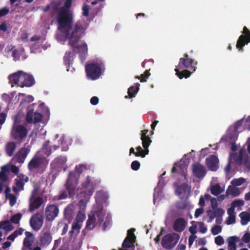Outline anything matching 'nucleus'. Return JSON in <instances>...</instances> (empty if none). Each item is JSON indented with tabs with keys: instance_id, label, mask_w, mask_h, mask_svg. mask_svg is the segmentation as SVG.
Returning a JSON list of instances; mask_svg holds the SVG:
<instances>
[{
	"instance_id": "nucleus-19",
	"label": "nucleus",
	"mask_w": 250,
	"mask_h": 250,
	"mask_svg": "<svg viewBox=\"0 0 250 250\" xmlns=\"http://www.w3.org/2000/svg\"><path fill=\"white\" fill-rule=\"evenodd\" d=\"M192 171L193 175L199 179L203 178L207 173L205 167L199 163L192 165Z\"/></svg>"
},
{
	"instance_id": "nucleus-40",
	"label": "nucleus",
	"mask_w": 250,
	"mask_h": 250,
	"mask_svg": "<svg viewBox=\"0 0 250 250\" xmlns=\"http://www.w3.org/2000/svg\"><path fill=\"white\" fill-rule=\"evenodd\" d=\"M22 214L21 213H18L12 216L10 218V221L13 223L17 224L19 223Z\"/></svg>"
},
{
	"instance_id": "nucleus-36",
	"label": "nucleus",
	"mask_w": 250,
	"mask_h": 250,
	"mask_svg": "<svg viewBox=\"0 0 250 250\" xmlns=\"http://www.w3.org/2000/svg\"><path fill=\"white\" fill-rule=\"evenodd\" d=\"M0 229H3L6 231V234L14 229L13 226L8 221H4L0 222Z\"/></svg>"
},
{
	"instance_id": "nucleus-30",
	"label": "nucleus",
	"mask_w": 250,
	"mask_h": 250,
	"mask_svg": "<svg viewBox=\"0 0 250 250\" xmlns=\"http://www.w3.org/2000/svg\"><path fill=\"white\" fill-rule=\"evenodd\" d=\"M17 148L16 144L15 142H8L5 146V152L9 157H11L14 155V153Z\"/></svg>"
},
{
	"instance_id": "nucleus-35",
	"label": "nucleus",
	"mask_w": 250,
	"mask_h": 250,
	"mask_svg": "<svg viewBox=\"0 0 250 250\" xmlns=\"http://www.w3.org/2000/svg\"><path fill=\"white\" fill-rule=\"evenodd\" d=\"M241 218V223L242 225H246L250 222V213L247 211H243L239 214Z\"/></svg>"
},
{
	"instance_id": "nucleus-7",
	"label": "nucleus",
	"mask_w": 250,
	"mask_h": 250,
	"mask_svg": "<svg viewBox=\"0 0 250 250\" xmlns=\"http://www.w3.org/2000/svg\"><path fill=\"white\" fill-rule=\"evenodd\" d=\"M85 31H84L83 34L81 37H80L79 39L78 40V42H76L75 43H74V44H71L70 42V40L68 36H67L66 34H62L64 36H65L66 38L68 40V44L72 48V50L75 53L76 52V49H78V53H79V57L81 61V62H83L85 58L87 55V52H88V48L87 45L86 43L84 42L83 43L80 45H76V44L79 42L81 38L83 36L85 35Z\"/></svg>"
},
{
	"instance_id": "nucleus-13",
	"label": "nucleus",
	"mask_w": 250,
	"mask_h": 250,
	"mask_svg": "<svg viewBox=\"0 0 250 250\" xmlns=\"http://www.w3.org/2000/svg\"><path fill=\"white\" fill-rule=\"evenodd\" d=\"M42 115L38 112H34L33 109L28 107L26 114V121L29 124L34 123L35 124L41 122L42 120Z\"/></svg>"
},
{
	"instance_id": "nucleus-32",
	"label": "nucleus",
	"mask_w": 250,
	"mask_h": 250,
	"mask_svg": "<svg viewBox=\"0 0 250 250\" xmlns=\"http://www.w3.org/2000/svg\"><path fill=\"white\" fill-rule=\"evenodd\" d=\"M190 188L187 183H183L178 186L176 189L177 195H181L183 194H186L188 191L190 190Z\"/></svg>"
},
{
	"instance_id": "nucleus-33",
	"label": "nucleus",
	"mask_w": 250,
	"mask_h": 250,
	"mask_svg": "<svg viewBox=\"0 0 250 250\" xmlns=\"http://www.w3.org/2000/svg\"><path fill=\"white\" fill-rule=\"evenodd\" d=\"M15 183L16 187L13 188V190L16 194H18L20 191L23 190L24 183L21 179L17 178L15 180Z\"/></svg>"
},
{
	"instance_id": "nucleus-42",
	"label": "nucleus",
	"mask_w": 250,
	"mask_h": 250,
	"mask_svg": "<svg viewBox=\"0 0 250 250\" xmlns=\"http://www.w3.org/2000/svg\"><path fill=\"white\" fill-rule=\"evenodd\" d=\"M222 231V227L219 225H215L213 226L211 229V233L213 235H216L219 233H220Z\"/></svg>"
},
{
	"instance_id": "nucleus-15",
	"label": "nucleus",
	"mask_w": 250,
	"mask_h": 250,
	"mask_svg": "<svg viewBox=\"0 0 250 250\" xmlns=\"http://www.w3.org/2000/svg\"><path fill=\"white\" fill-rule=\"evenodd\" d=\"M135 230V229L134 228H131L128 230L127 236L122 244L123 248H130L134 246V244L135 242L136 239V236L134 233Z\"/></svg>"
},
{
	"instance_id": "nucleus-17",
	"label": "nucleus",
	"mask_w": 250,
	"mask_h": 250,
	"mask_svg": "<svg viewBox=\"0 0 250 250\" xmlns=\"http://www.w3.org/2000/svg\"><path fill=\"white\" fill-rule=\"evenodd\" d=\"M35 83L34 77L29 74H28L22 71L21 82L18 86L21 87H30Z\"/></svg>"
},
{
	"instance_id": "nucleus-18",
	"label": "nucleus",
	"mask_w": 250,
	"mask_h": 250,
	"mask_svg": "<svg viewBox=\"0 0 250 250\" xmlns=\"http://www.w3.org/2000/svg\"><path fill=\"white\" fill-rule=\"evenodd\" d=\"M52 241V236L49 231H42L40 235L39 242L41 247H48Z\"/></svg>"
},
{
	"instance_id": "nucleus-29",
	"label": "nucleus",
	"mask_w": 250,
	"mask_h": 250,
	"mask_svg": "<svg viewBox=\"0 0 250 250\" xmlns=\"http://www.w3.org/2000/svg\"><path fill=\"white\" fill-rule=\"evenodd\" d=\"M176 75L180 79H182L185 78L186 79L188 78L191 75V73L193 72H190L187 69H181L180 68L177 67L174 69Z\"/></svg>"
},
{
	"instance_id": "nucleus-51",
	"label": "nucleus",
	"mask_w": 250,
	"mask_h": 250,
	"mask_svg": "<svg viewBox=\"0 0 250 250\" xmlns=\"http://www.w3.org/2000/svg\"><path fill=\"white\" fill-rule=\"evenodd\" d=\"M235 215L229 216L228 220L227 221V224L228 225H231L235 223Z\"/></svg>"
},
{
	"instance_id": "nucleus-63",
	"label": "nucleus",
	"mask_w": 250,
	"mask_h": 250,
	"mask_svg": "<svg viewBox=\"0 0 250 250\" xmlns=\"http://www.w3.org/2000/svg\"><path fill=\"white\" fill-rule=\"evenodd\" d=\"M83 15L85 17H87L89 15V7L85 6L83 7Z\"/></svg>"
},
{
	"instance_id": "nucleus-2",
	"label": "nucleus",
	"mask_w": 250,
	"mask_h": 250,
	"mask_svg": "<svg viewBox=\"0 0 250 250\" xmlns=\"http://www.w3.org/2000/svg\"><path fill=\"white\" fill-rule=\"evenodd\" d=\"M98 184V181L94 177L90 176L86 177L85 180L82 184L81 191L77 195L80 199V204L85 205L89 201Z\"/></svg>"
},
{
	"instance_id": "nucleus-43",
	"label": "nucleus",
	"mask_w": 250,
	"mask_h": 250,
	"mask_svg": "<svg viewBox=\"0 0 250 250\" xmlns=\"http://www.w3.org/2000/svg\"><path fill=\"white\" fill-rule=\"evenodd\" d=\"M9 199V204L11 207L14 206L17 202V197L12 194H9L7 197Z\"/></svg>"
},
{
	"instance_id": "nucleus-25",
	"label": "nucleus",
	"mask_w": 250,
	"mask_h": 250,
	"mask_svg": "<svg viewBox=\"0 0 250 250\" xmlns=\"http://www.w3.org/2000/svg\"><path fill=\"white\" fill-rule=\"evenodd\" d=\"M225 211L221 208H216L213 210L207 211L208 215L209 216L208 222H211L215 217H221Z\"/></svg>"
},
{
	"instance_id": "nucleus-44",
	"label": "nucleus",
	"mask_w": 250,
	"mask_h": 250,
	"mask_svg": "<svg viewBox=\"0 0 250 250\" xmlns=\"http://www.w3.org/2000/svg\"><path fill=\"white\" fill-rule=\"evenodd\" d=\"M244 202L242 200H235L232 202L231 203V206L235 208L237 207H242L244 205Z\"/></svg>"
},
{
	"instance_id": "nucleus-49",
	"label": "nucleus",
	"mask_w": 250,
	"mask_h": 250,
	"mask_svg": "<svg viewBox=\"0 0 250 250\" xmlns=\"http://www.w3.org/2000/svg\"><path fill=\"white\" fill-rule=\"evenodd\" d=\"M9 12V9L7 7H3L0 9V17H2L7 15Z\"/></svg>"
},
{
	"instance_id": "nucleus-37",
	"label": "nucleus",
	"mask_w": 250,
	"mask_h": 250,
	"mask_svg": "<svg viewBox=\"0 0 250 250\" xmlns=\"http://www.w3.org/2000/svg\"><path fill=\"white\" fill-rule=\"evenodd\" d=\"M226 194L231 195L233 197H236L240 195V192L238 188L229 186L226 192Z\"/></svg>"
},
{
	"instance_id": "nucleus-58",
	"label": "nucleus",
	"mask_w": 250,
	"mask_h": 250,
	"mask_svg": "<svg viewBox=\"0 0 250 250\" xmlns=\"http://www.w3.org/2000/svg\"><path fill=\"white\" fill-rule=\"evenodd\" d=\"M0 30L3 32H5L7 30V25L5 21L2 22L0 24Z\"/></svg>"
},
{
	"instance_id": "nucleus-53",
	"label": "nucleus",
	"mask_w": 250,
	"mask_h": 250,
	"mask_svg": "<svg viewBox=\"0 0 250 250\" xmlns=\"http://www.w3.org/2000/svg\"><path fill=\"white\" fill-rule=\"evenodd\" d=\"M211 206L213 209H215L218 207L217 200L215 198H212L210 200Z\"/></svg>"
},
{
	"instance_id": "nucleus-20",
	"label": "nucleus",
	"mask_w": 250,
	"mask_h": 250,
	"mask_svg": "<svg viewBox=\"0 0 250 250\" xmlns=\"http://www.w3.org/2000/svg\"><path fill=\"white\" fill-rule=\"evenodd\" d=\"M43 202V198L38 197L34 198L32 195L29 199V211L32 212L36 209H38Z\"/></svg>"
},
{
	"instance_id": "nucleus-26",
	"label": "nucleus",
	"mask_w": 250,
	"mask_h": 250,
	"mask_svg": "<svg viewBox=\"0 0 250 250\" xmlns=\"http://www.w3.org/2000/svg\"><path fill=\"white\" fill-rule=\"evenodd\" d=\"M49 141H45L42 145V152L46 156H50L52 151H55L59 148V146L57 145L50 146H49Z\"/></svg>"
},
{
	"instance_id": "nucleus-45",
	"label": "nucleus",
	"mask_w": 250,
	"mask_h": 250,
	"mask_svg": "<svg viewBox=\"0 0 250 250\" xmlns=\"http://www.w3.org/2000/svg\"><path fill=\"white\" fill-rule=\"evenodd\" d=\"M23 244V246L26 247L28 250L31 249L32 241L30 239V238H24Z\"/></svg>"
},
{
	"instance_id": "nucleus-61",
	"label": "nucleus",
	"mask_w": 250,
	"mask_h": 250,
	"mask_svg": "<svg viewBox=\"0 0 250 250\" xmlns=\"http://www.w3.org/2000/svg\"><path fill=\"white\" fill-rule=\"evenodd\" d=\"M0 180L3 182H6L7 180V176L3 171L0 172Z\"/></svg>"
},
{
	"instance_id": "nucleus-39",
	"label": "nucleus",
	"mask_w": 250,
	"mask_h": 250,
	"mask_svg": "<svg viewBox=\"0 0 250 250\" xmlns=\"http://www.w3.org/2000/svg\"><path fill=\"white\" fill-rule=\"evenodd\" d=\"M223 191V190L218 184L212 186L210 188L211 193L214 196H218Z\"/></svg>"
},
{
	"instance_id": "nucleus-54",
	"label": "nucleus",
	"mask_w": 250,
	"mask_h": 250,
	"mask_svg": "<svg viewBox=\"0 0 250 250\" xmlns=\"http://www.w3.org/2000/svg\"><path fill=\"white\" fill-rule=\"evenodd\" d=\"M81 228V226L77 222L73 223L72 227V229L76 231L77 233H79Z\"/></svg>"
},
{
	"instance_id": "nucleus-55",
	"label": "nucleus",
	"mask_w": 250,
	"mask_h": 250,
	"mask_svg": "<svg viewBox=\"0 0 250 250\" xmlns=\"http://www.w3.org/2000/svg\"><path fill=\"white\" fill-rule=\"evenodd\" d=\"M67 192H68V191L67 190V191H63L61 192L59 196L58 199L62 200L66 199L68 196Z\"/></svg>"
},
{
	"instance_id": "nucleus-1",
	"label": "nucleus",
	"mask_w": 250,
	"mask_h": 250,
	"mask_svg": "<svg viewBox=\"0 0 250 250\" xmlns=\"http://www.w3.org/2000/svg\"><path fill=\"white\" fill-rule=\"evenodd\" d=\"M72 4V0H66L64 6L59 8L61 1H52V9L57 12L55 19L58 23V30L62 34L68 36L71 44L78 42L81 36L83 34L86 27L83 21H77L73 25V17L72 12L69 10Z\"/></svg>"
},
{
	"instance_id": "nucleus-50",
	"label": "nucleus",
	"mask_w": 250,
	"mask_h": 250,
	"mask_svg": "<svg viewBox=\"0 0 250 250\" xmlns=\"http://www.w3.org/2000/svg\"><path fill=\"white\" fill-rule=\"evenodd\" d=\"M242 240L245 243H249L250 242V233H245L242 238Z\"/></svg>"
},
{
	"instance_id": "nucleus-4",
	"label": "nucleus",
	"mask_w": 250,
	"mask_h": 250,
	"mask_svg": "<svg viewBox=\"0 0 250 250\" xmlns=\"http://www.w3.org/2000/svg\"><path fill=\"white\" fill-rule=\"evenodd\" d=\"M17 118L15 117L14 124L12 127L11 134L14 140L19 143H21L26 138L28 130L24 126L17 125Z\"/></svg>"
},
{
	"instance_id": "nucleus-9",
	"label": "nucleus",
	"mask_w": 250,
	"mask_h": 250,
	"mask_svg": "<svg viewBox=\"0 0 250 250\" xmlns=\"http://www.w3.org/2000/svg\"><path fill=\"white\" fill-rule=\"evenodd\" d=\"M85 71L89 79L95 80L99 78L101 74V68L98 64L91 63L85 66Z\"/></svg>"
},
{
	"instance_id": "nucleus-34",
	"label": "nucleus",
	"mask_w": 250,
	"mask_h": 250,
	"mask_svg": "<svg viewBox=\"0 0 250 250\" xmlns=\"http://www.w3.org/2000/svg\"><path fill=\"white\" fill-rule=\"evenodd\" d=\"M237 237L236 236H230L227 239L228 242V250H236V242Z\"/></svg>"
},
{
	"instance_id": "nucleus-5",
	"label": "nucleus",
	"mask_w": 250,
	"mask_h": 250,
	"mask_svg": "<svg viewBox=\"0 0 250 250\" xmlns=\"http://www.w3.org/2000/svg\"><path fill=\"white\" fill-rule=\"evenodd\" d=\"M148 132V130L147 129H144L141 131V139L142 141V145L144 148V150L142 149L141 146H137L136 148L137 151L136 152V154H135V156L137 157L140 156L144 158L148 154V147L152 142V141L149 136L147 135Z\"/></svg>"
},
{
	"instance_id": "nucleus-56",
	"label": "nucleus",
	"mask_w": 250,
	"mask_h": 250,
	"mask_svg": "<svg viewBox=\"0 0 250 250\" xmlns=\"http://www.w3.org/2000/svg\"><path fill=\"white\" fill-rule=\"evenodd\" d=\"M99 98L96 96L92 97L90 99V103L91 104L95 105L99 103Z\"/></svg>"
},
{
	"instance_id": "nucleus-62",
	"label": "nucleus",
	"mask_w": 250,
	"mask_h": 250,
	"mask_svg": "<svg viewBox=\"0 0 250 250\" xmlns=\"http://www.w3.org/2000/svg\"><path fill=\"white\" fill-rule=\"evenodd\" d=\"M6 117V114L4 113H0V125H2L5 122Z\"/></svg>"
},
{
	"instance_id": "nucleus-22",
	"label": "nucleus",
	"mask_w": 250,
	"mask_h": 250,
	"mask_svg": "<svg viewBox=\"0 0 250 250\" xmlns=\"http://www.w3.org/2000/svg\"><path fill=\"white\" fill-rule=\"evenodd\" d=\"M187 222L183 218H178L176 219L173 225V229L178 232H181L185 229Z\"/></svg>"
},
{
	"instance_id": "nucleus-27",
	"label": "nucleus",
	"mask_w": 250,
	"mask_h": 250,
	"mask_svg": "<svg viewBox=\"0 0 250 250\" xmlns=\"http://www.w3.org/2000/svg\"><path fill=\"white\" fill-rule=\"evenodd\" d=\"M29 152V150L27 148H21L16 155L17 161L20 163H23Z\"/></svg>"
},
{
	"instance_id": "nucleus-10",
	"label": "nucleus",
	"mask_w": 250,
	"mask_h": 250,
	"mask_svg": "<svg viewBox=\"0 0 250 250\" xmlns=\"http://www.w3.org/2000/svg\"><path fill=\"white\" fill-rule=\"evenodd\" d=\"M197 64V62L189 57L187 53L184 54L183 57L179 59V63L177 67L181 69H193V72H194L196 69L195 66Z\"/></svg>"
},
{
	"instance_id": "nucleus-16",
	"label": "nucleus",
	"mask_w": 250,
	"mask_h": 250,
	"mask_svg": "<svg viewBox=\"0 0 250 250\" xmlns=\"http://www.w3.org/2000/svg\"><path fill=\"white\" fill-rule=\"evenodd\" d=\"M44 158L36 154L28 164V169L30 172L39 169L43 163Z\"/></svg>"
},
{
	"instance_id": "nucleus-46",
	"label": "nucleus",
	"mask_w": 250,
	"mask_h": 250,
	"mask_svg": "<svg viewBox=\"0 0 250 250\" xmlns=\"http://www.w3.org/2000/svg\"><path fill=\"white\" fill-rule=\"evenodd\" d=\"M140 167V163L138 161H134L131 163V168L132 170L136 171L138 170Z\"/></svg>"
},
{
	"instance_id": "nucleus-14",
	"label": "nucleus",
	"mask_w": 250,
	"mask_h": 250,
	"mask_svg": "<svg viewBox=\"0 0 250 250\" xmlns=\"http://www.w3.org/2000/svg\"><path fill=\"white\" fill-rule=\"evenodd\" d=\"M43 224V217L40 213H36L30 219V225L35 230H39Z\"/></svg>"
},
{
	"instance_id": "nucleus-8",
	"label": "nucleus",
	"mask_w": 250,
	"mask_h": 250,
	"mask_svg": "<svg viewBox=\"0 0 250 250\" xmlns=\"http://www.w3.org/2000/svg\"><path fill=\"white\" fill-rule=\"evenodd\" d=\"M180 238V235L173 232L165 235L161 241L162 247L167 250L173 249L177 244Z\"/></svg>"
},
{
	"instance_id": "nucleus-6",
	"label": "nucleus",
	"mask_w": 250,
	"mask_h": 250,
	"mask_svg": "<svg viewBox=\"0 0 250 250\" xmlns=\"http://www.w3.org/2000/svg\"><path fill=\"white\" fill-rule=\"evenodd\" d=\"M105 214L104 211L101 209L96 211L95 214L89 215L85 229L90 230H92L97 224L101 225L104 221Z\"/></svg>"
},
{
	"instance_id": "nucleus-60",
	"label": "nucleus",
	"mask_w": 250,
	"mask_h": 250,
	"mask_svg": "<svg viewBox=\"0 0 250 250\" xmlns=\"http://www.w3.org/2000/svg\"><path fill=\"white\" fill-rule=\"evenodd\" d=\"M197 238L196 235H190L188 238V245L189 247L192 245L195 239Z\"/></svg>"
},
{
	"instance_id": "nucleus-11",
	"label": "nucleus",
	"mask_w": 250,
	"mask_h": 250,
	"mask_svg": "<svg viewBox=\"0 0 250 250\" xmlns=\"http://www.w3.org/2000/svg\"><path fill=\"white\" fill-rule=\"evenodd\" d=\"M250 42V31L246 26L243 28L242 34L239 37L236 45V48L239 51L243 50V47Z\"/></svg>"
},
{
	"instance_id": "nucleus-47",
	"label": "nucleus",
	"mask_w": 250,
	"mask_h": 250,
	"mask_svg": "<svg viewBox=\"0 0 250 250\" xmlns=\"http://www.w3.org/2000/svg\"><path fill=\"white\" fill-rule=\"evenodd\" d=\"M215 243L218 246H221L224 243V240L222 236L219 235L215 238Z\"/></svg>"
},
{
	"instance_id": "nucleus-28",
	"label": "nucleus",
	"mask_w": 250,
	"mask_h": 250,
	"mask_svg": "<svg viewBox=\"0 0 250 250\" xmlns=\"http://www.w3.org/2000/svg\"><path fill=\"white\" fill-rule=\"evenodd\" d=\"M22 71H19L17 72L10 74L8 76V79L9 82L11 83L17 84L21 82V74Z\"/></svg>"
},
{
	"instance_id": "nucleus-21",
	"label": "nucleus",
	"mask_w": 250,
	"mask_h": 250,
	"mask_svg": "<svg viewBox=\"0 0 250 250\" xmlns=\"http://www.w3.org/2000/svg\"><path fill=\"white\" fill-rule=\"evenodd\" d=\"M206 165L208 169L211 171H216L218 168L219 160L218 158L214 155H209L206 160Z\"/></svg>"
},
{
	"instance_id": "nucleus-3",
	"label": "nucleus",
	"mask_w": 250,
	"mask_h": 250,
	"mask_svg": "<svg viewBox=\"0 0 250 250\" xmlns=\"http://www.w3.org/2000/svg\"><path fill=\"white\" fill-rule=\"evenodd\" d=\"M87 169L86 166L80 164L76 166L74 171H71L68 175V178L65 184L66 190L68 191L70 197H73L75 194L80 175L84 170Z\"/></svg>"
},
{
	"instance_id": "nucleus-12",
	"label": "nucleus",
	"mask_w": 250,
	"mask_h": 250,
	"mask_svg": "<svg viewBox=\"0 0 250 250\" xmlns=\"http://www.w3.org/2000/svg\"><path fill=\"white\" fill-rule=\"evenodd\" d=\"M59 213V209L55 205H48L45 209V217L46 221H52L57 217Z\"/></svg>"
},
{
	"instance_id": "nucleus-41",
	"label": "nucleus",
	"mask_w": 250,
	"mask_h": 250,
	"mask_svg": "<svg viewBox=\"0 0 250 250\" xmlns=\"http://www.w3.org/2000/svg\"><path fill=\"white\" fill-rule=\"evenodd\" d=\"M246 182V179L241 177L238 179H234L232 180L231 183L235 186H240Z\"/></svg>"
},
{
	"instance_id": "nucleus-52",
	"label": "nucleus",
	"mask_w": 250,
	"mask_h": 250,
	"mask_svg": "<svg viewBox=\"0 0 250 250\" xmlns=\"http://www.w3.org/2000/svg\"><path fill=\"white\" fill-rule=\"evenodd\" d=\"M204 210L203 208H197L195 210L194 216L195 218H197L199 216H200L201 214H202L204 213Z\"/></svg>"
},
{
	"instance_id": "nucleus-23",
	"label": "nucleus",
	"mask_w": 250,
	"mask_h": 250,
	"mask_svg": "<svg viewBox=\"0 0 250 250\" xmlns=\"http://www.w3.org/2000/svg\"><path fill=\"white\" fill-rule=\"evenodd\" d=\"M66 158L64 156H59L55 158L51 163L50 167L52 169H57L62 167L66 162Z\"/></svg>"
},
{
	"instance_id": "nucleus-24",
	"label": "nucleus",
	"mask_w": 250,
	"mask_h": 250,
	"mask_svg": "<svg viewBox=\"0 0 250 250\" xmlns=\"http://www.w3.org/2000/svg\"><path fill=\"white\" fill-rule=\"evenodd\" d=\"M74 207L72 205H68L64 210V220L70 223L74 215Z\"/></svg>"
},
{
	"instance_id": "nucleus-64",
	"label": "nucleus",
	"mask_w": 250,
	"mask_h": 250,
	"mask_svg": "<svg viewBox=\"0 0 250 250\" xmlns=\"http://www.w3.org/2000/svg\"><path fill=\"white\" fill-rule=\"evenodd\" d=\"M18 236L16 231H14L11 235L8 236L7 239L11 241H14L15 239Z\"/></svg>"
},
{
	"instance_id": "nucleus-57",
	"label": "nucleus",
	"mask_w": 250,
	"mask_h": 250,
	"mask_svg": "<svg viewBox=\"0 0 250 250\" xmlns=\"http://www.w3.org/2000/svg\"><path fill=\"white\" fill-rule=\"evenodd\" d=\"M196 229V225H193L189 228V231L191 233V235H195L197 232Z\"/></svg>"
},
{
	"instance_id": "nucleus-59",
	"label": "nucleus",
	"mask_w": 250,
	"mask_h": 250,
	"mask_svg": "<svg viewBox=\"0 0 250 250\" xmlns=\"http://www.w3.org/2000/svg\"><path fill=\"white\" fill-rule=\"evenodd\" d=\"M176 207L178 209H184L187 208V205L184 203L180 202L177 203Z\"/></svg>"
},
{
	"instance_id": "nucleus-31",
	"label": "nucleus",
	"mask_w": 250,
	"mask_h": 250,
	"mask_svg": "<svg viewBox=\"0 0 250 250\" xmlns=\"http://www.w3.org/2000/svg\"><path fill=\"white\" fill-rule=\"evenodd\" d=\"M140 84L139 83H137L135 85L130 86L127 91L128 96H125V98L127 99L128 98H132L134 97L139 90Z\"/></svg>"
},
{
	"instance_id": "nucleus-38",
	"label": "nucleus",
	"mask_w": 250,
	"mask_h": 250,
	"mask_svg": "<svg viewBox=\"0 0 250 250\" xmlns=\"http://www.w3.org/2000/svg\"><path fill=\"white\" fill-rule=\"evenodd\" d=\"M75 53V52L73 51L72 52L67 51L65 52L63 57V61L65 65L69 66L70 62L72 61L73 57Z\"/></svg>"
},
{
	"instance_id": "nucleus-48",
	"label": "nucleus",
	"mask_w": 250,
	"mask_h": 250,
	"mask_svg": "<svg viewBox=\"0 0 250 250\" xmlns=\"http://www.w3.org/2000/svg\"><path fill=\"white\" fill-rule=\"evenodd\" d=\"M199 229L200 231L202 233H205L207 231V228L205 226V224L203 222H200L199 223Z\"/></svg>"
}]
</instances>
